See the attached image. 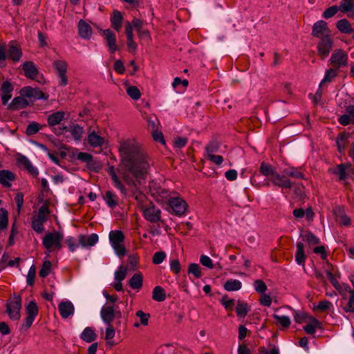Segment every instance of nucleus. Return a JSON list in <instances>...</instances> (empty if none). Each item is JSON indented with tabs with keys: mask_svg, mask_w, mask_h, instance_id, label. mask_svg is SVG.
Returning a JSON list of instances; mask_svg holds the SVG:
<instances>
[{
	"mask_svg": "<svg viewBox=\"0 0 354 354\" xmlns=\"http://www.w3.org/2000/svg\"><path fill=\"white\" fill-rule=\"evenodd\" d=\"M122 158L120 163V174L123 180L131 187V195L140 205L145 206L147 196L138 189L141 180L145 179L150 167L148 156L137 143L126 140L121 143Z\"/></svg>",
	"mask_w": 354,
	"mask_h": 354,
	"instance_id": "1",
	"label": "nucleus"
},
{
	"mask_svg": "<svg viewBox=\"0 0 354 354\" xmlns=\"http://www.w3.org/2000/svg\"><path fill=\"white\" fill-rule=\"evenodd\" d=\"M64 236L59 231L48 232L42 238V244L48 252L59 250L62 248V241Z\"/></svg>",
	"mask_w": 354,
	"mask_h": 354,
	"instance_id": "2",
	"label": "nucleus"
},
{
	"mask_svg": "<svg viewBox=\"0 0 354 354\" xmlns=\"http://www.w3.org/2000/svg\"><path fill=\"white\" fill-rule=\"evenodd\" d=\"M109 241L112 248H113L115 254L119 257H123L127 250L123 242L124 240V236L123 233L120 230H112L109 232Z\"/></svg>",
	"mask_w": 354,
	"mask_h": 354,
	"instance_id": "3",
	"label": "nucleus"
},
{
	"mask_svg": "<svg viewBox=\"0 0 354 354\" xmlns=\"http://www.w3.org/2000/svg\"><path fill=\"white\" fill-rule=\"evenodd\" d=\"M21 297L20 295H14L6 304V312L9 317L14 321L19 320L21 317Z\"/></svg>",
	"mask_w": 354,
	"mask_h": 354,
	"instance_id": "4",
	"label": "nucleus"
},
{
	"mask_svg": "<svg viewBox=\"0 0 354 354\" xmlns=\"http://www.w3.org/2000/svg\"><path fill=\"white\" fill-rule=\"evenodd\" d=\"M53 66L56 71L59 77V86H66L68 83V77L66 76V72L68 68V64L66 63V62L62 59L55 60L53 63Z\"/></svg>",
	"mask_w": 354,
	"mask_h": 354,
	"instance_id": "5",
	"label": "nucleus"
},
{
	"mask_svg": "<svg viewBox=\"0 0 354 354\" xmlns=\"http://www.w3.org/2000/svg\"><path fill=\"white\" fill-rule=\"evenodd\" d=\"M348 55L342 49H335L331 55L330 62L334 69L347 66Z\"/></svg>",
	"mask_w": 354,
	"mask_h": 354,
	"instance_id": "6",
	"label": "nucleus"
},
{
	"mask_svg": "<svg viewBox=\"0 0 354 354\" xmlns=\"http://www.w3.org/2000/svg\"><path fill=\"white\" fill-rule=\"evenodd\" d=\"M333 41L330 35H324L317 44V53L322 59L327 57L332 50Z\"/></svg>",
	"mask_w": 354,
	"mask_h": 354,
	"instance_id": "7",
	"label": "nucleus"
},
{
	"mask_svg": "<svg viewBox=\"0 0 354 354\" xmlns=\"http://www.w3.org/2000/svg\"><path fill=\"white\" fill-rule=\"evenodd\" d=\"M141 209L145 219L148 221H162L160 220V209L156 207L152 203L146 204Z\"/></svg>",
	"mask_w": 354,
	"mask_h": 354,
	"instance_id": "8",
	"label": "nucleus"
},
{
	"mask_svg": "<svg viewBox=\"0 0 354 354\" xmlns=\"http://www.w3.org/2000/svg\"><path fill=\"white\" fill-rule=\"evenodd\" d=\"M169 205L173 213L176 216H181L185 214L187 207L186 202L179 197L169 198Z\"/></svg>",
	"mask_w": 354,
	"mask_h": 354,
	"instance_id": "9",
	"label": "nucleus"
},
{
	"mask_svg": "<svg viewBox=\"0 0 354 354\" xmlns=\"http://www.w3.org/2000/svg\"><path fill=\"white\" fill-rule=\"evenodd\" d=\"M20 95L23 97L33 98L34 100H47L48 95L39 88L26 86L20 90Z\"/></svg>",
	"mask_w": 354,
	"mask_h": 354,
	"instance_id": "10",
	"label": "nucleus"
},
{
	"mask_svg": "<svg viewBox=\"0 0 354 354\" xmlns=\"http://www.w3.org/2000/svg\"><path fill=\"white\" fill-rule=\"evenodd\" d=\"M330 30L325 21L319 20L313 24L312 28V35L313 37L321 39L324 35H330Z\"/></svg>",
	"mask_w": 354,
	"mask_h": 354,
	"instance_id": "11",
	"label": "nucleus"
},
{
	"mask_svg": "<svg viewBox=\"0 0 354 354\" xmlns=\"http://www.w3.org/2000/svg\"><path fill=\"white\" fill-rule=\"evenodd\" d=\"M27 317L25 320L26 328H30L32 324L35 317L38 315V306L35 301H30L26 306Z\"/></svg>",
	"mask_w": 354,
	"mask_h": 354,
	"instance_id": "12",
	"label": "nucleus"
},
{
	"mask_svg": "<svg viewBox=\"0 0 354 354\" xmlns=\"http://www.w3.org/2000/svg\"><path fill=\"white\" fill-rule=\"evenodd\" d=\"M64 130H65L66 131H70L74 140L77 141L81 140L82 134L84 133L83 127L77 124L71 125L70 127V130L68 129V127L66 126H63L62 127H59L58 129H55L54 132L56 134L60 135L62 133V131Z\"/></svg>",
	"mask_w": 354,
	"mask_h": 354,
	"instance_id": "13",
	"label": "nucleus"
},
{
	"mask_svg": "<svg viewBox=\"0 0 354 354\" xmlns=\"http://www.w3.org/2000/svg\"><path fill=\"white\" fill-rule=\"evenodd\" d=\"M287 177L288 176L283 173L282 175L277 173L274 177L270 178V181L274 185L278 186L279 187L291 189L294 186V183L290 180Z\"/></svg>",
	"mask_w": 354,
	"mask_h": 354,
	"instance_id": "14",
	"label": "nucleus"
},
{
	"mask_svg": "<svg viewBox=\"0 0 354 354\" xmlns=\"http://www.w3.org/2000/svg\"><path fill=\"white\" fill-rule=\"evenodd\" d=\"M149 189L151 194L157 197L158 201H163L164 200L171 198L169 191L165 188L153 184L149 185Z\"/></svg>",
	"mask_w": 354,
	"mask_h": 354,
	"instance_id": "15",
	"label": "nucleus"
},
{
	"mask_svg": "<svg viewBox=\"0 0 354 354\" xmlns=\"http://www.w3.org/2000/svg\"><path fill=\"white\" fill-rule=\"evenodd\" d=\"M338 122L343 126L354 124V104L346 107L345 113L338 118Z\"/></svg>",
	"mask_w": 354,
	"mask_h": 354,
	"instance_id": "16",
	"label": "nucleus"
},
{
	"mask_svg": "<svg viewBox=\"0 0 354 354\" xmlns=\"http://www.w3.org/2000/svg\"><path fill=\"white\" fill-rule=\"evenodd\" d=\"M79 244L83 248H88L95 245L98 241L97 234H91L88 236L80 234L78 236Z\"/></svg>",
	"mask_w": 354,
	"mask_h": 354,
	"instance_id": "17",
	"label": "nucleus"
},
{
	"mask_svg": "<svg viewBox=\"0 0 354 354\" xmlns=\"http://www.w3.org/2000/svg\"><path fill=\"white\" fill-rule=\"evenodd\" d=\"M22 69L26 77L35 80L39 74V71L35 64L30 61L25 62L22 65Z\"/></svg>",
	"mask_w": 354,
	"mask_h": 354,
	"instance_id": "18",
	"label": "nucleus"
},
{
	"mask_svg": "<svg viewBox=\"0 0 354 354\" xmlns=\"http://www.w3.org/2000/svg\"><path fill=\"white\" fill-rule=\"evenodd\" d=\"M18 163L23 166V167L33 177H37L39 174L37 169L34 167L28 158L25 156H20L18 158Z\"/></svg>",
	"mask_w": 354,
	"mask_h": 354,
	"instance_id": "19",
	"label": "nucleus"
},
{
	"mask_svg": "<svg viewBox=\"0 0 354 354\" xmlns=\"http://www.w3.org/2000/svg\"><path fill=\"white\" fill-rule=\"evenodd\" d=\"M58 308L61 317L64 319H66L73 315L75 311L73 304L69 301L61 302L59 304Z\"/></svg>",
	"mask_w": 354,
	"mask_h": 354,
	"instance_id": "20",
	"label": "nucleus"
},
{
	"mask_svg": "<svg viewBox=\"0 0 354 354\" xmlns=\"http://www.w3.org/2000/svg\"><path fill=\"white\" fill-rule=\"evenodd\" d=\"M292 214L296 218H305L307 221L313 220L315 216V213L311 207H308L306 209L304 208L295 209L293 210Z\"/></svg>",
	"mask_w": 354,
	"mask_h": 354,
	"instance_id": "21",
	"label": "nucleus"
},
{
	"mask_svg": "<svg viewBox=\"0 0 354 354\" xmlns=\"http://www.w3.org/2000/svg\"><path fill=\"white\" fill-rule=\"evenodd\" d=\"M110 21L111 27L117 32H119L122 28L123 21V16L122 12L117 10H113L111 16Z\"/></svg>",
	"mask_w": 354,
	"mask_h": 354,
	"instance_id": "22",
	"label": "nucleus"
},
{
	"mask_svg": "<svg viewBox=\"0 0 354 354\" xmlns=\"http://www.w3.org/2000/svg\"><path fill=\"white\" fill-rule=\"evenodd\" d=\"M300 238L302 240L301 242L307 243L309 248L315 245H318L320 242L319 239L309 231L301 232L300 234Z\"/></svg>",
	"mask_w": 354,
	"mask_h": 354,
	"instance_id": "23",
	"label": "nucleus"
},
{
	"mask_svg": "<svg viewBox=\"0 0 354 354\" xmlns=\"http://www.w3.org/2000/svg\"><path fill=\"white\" fill-rule=\"evenodd\" d=\"M100 315L103 322L106 324H111L115 318L113 306H108L103 307L100 311Z\"/></svg>",
	"mask_w": 354,
	"mask_h": 354,
	"instance_id": "24",
	"label": "nucleus"
},
{
	"mask_svg": "<svg viewBox=\"0 0 354 354\" xmlns=\"http://www.w3.org/2000/svg\"><path fill=\"white\" fill-rule=\"evenodd\" d=\"M297 251L295 253V261L298 265L305 267L306 255L304 252V245L301 241H299L296 245Z\"/></svg>",
	"mask_w": 354,
	"mask_h": 354,
	"instance_id": "25",
	"label": "nucleus"
},
{
	"mask_svg": "<svg viewBox=\"0 0 354 354\" xmlns=\"http://www.w3.org/2000/svg\"><path fill=\"white\" fill-rule=\"evenodd\" d=\"M104 35L106 39L107 46L111 53H113L117 50L116 37L115 34L110 29H106L104 31Z\"/></svg>",
	"mask_w": 354,
	"mask_h": 354,
	"instance_id": "26",
	"label": "nucleus"
},
{
	"mask_svg": "<svg viewBox=\"0 0 354 354\" xmlns=\"http://www.w3.org/2000/svg\"><path fill=\"white\" fill-rule=\"evenodd\" d=\"M50 212L48 203H43V205L39 208L37 220H35L34 221H46L47 220H51Z\"/></svg>",
	"mask_w": 354,
	"mask_h": 354,
	"instance_id": "27",
	"label": "nucleus"
},
{
	"mask_svg": "<svg viewBox=\"0 0 354 354\" xmlns=\"http://www.w3.org/2000/svg\"><path fill=\"white\" fill-rule=\"evenodd\" d=\"M24 97L22 95L15 97L8 105V109L10 110H19L28 106L29 103Z\"/></svg>",
	"mask_w": 354,
	"mask_h": 354,
	"instance_id": "28",
	"label": "nucleus"
},
{
	"mask_svg": "<svg viewBox=\"0 0 354 354\" xmlns=\"http://www.w3.org/2000/svg\"><path fill=\"white\" fill-rule=\"evenodd\" d=\"M22 55L21 48L17 45L11 44L7 50V58L13 62H18Z\"/></svg>",
	"mask_w": 354,
	"mask_h": 354,
	"instance_id": "29",
	"label": "nucleus"
},
{
	"mask_svg": "<svg viewBox=\"0 0 354 354\" xmlns=\"http://www.w3.org/2000/svg\"><path fill=\"white\" fill-rule=\"evenodd\" d=\"M78 31L80 36L84 39H88L92 34L91 26L82 19L79 21Z\"/></svg>",
	"mask_w": 354,
	"mask_h": 354,
	"instance_id": "30",
	"label": "nucleus"
},
{
	"mask_svg": "<svg viewBox=\"0 0 354 354\" xmlns=\"http://www.w3.org/2000/svg\"><path fill=\"white\" fill-rule=\"evenodd\" d=\"M106 204L111 208H114L118 205V197L111 191H106L102 195Z\"/></svg>",
	"mask_w": 354,
	"mask_h": 354,
	"instance_id": "31",
	"label": "nucleus"
},
{
	"mask_svg": "<svg viewBox=\"0 0 354 354\" xmlns=\"http://www.w3.org/2000/svg\"><path fill=\"white\" fill-rule=\"evenodd\" d=\"M65 116V112L62 111H56L48 116L47 122L50 127H54L64 120Z\"/></svg>",
	"mask_w": 354,
	"mask_h": 354,
	"instance_id": "32",
	"label": "nucleus"
},
{
	"mask_svg": "<svg viewBox=\"0 0 354 354\" xmlns=\"http://www.w3.org/2000/svg\"><path fill=\"white\" fill-rule=\"evenodd\" d=\"M104 142V139L97 135L95 131L89 133L88 136V143L93 147H101Z\"/></svg>",
	"mask_w": 354,
	"mask_h": 354,
	"instance_id": "33",
	"label": "nucleus"
},
{
	"mask_svg": "<svg viewBox=\"0 0 354 354\" xmlns=\"http://www.w3.org/2000/svg\"><path fill=\"white\" fill-rule=\"evenodd\" d=\"M15 178V174L9 170L0 171V183L4 186H10V181H13Z\"/></svg>",
	"mask_w": 354,
	"mask_h": 354,
	"instance_id": "34",
	"label": "nucleus"
},
{
	"mask_svg": "<svg viewBox=\"0 0 354 354\" xmlns=\"http://www.w3.org/2000/svg\"><path fill=\"white\" fill-rule=\"evenodd\" d=\"M259 172L261 175L268 177L269 178L274 177V176H275L277 173L275 169L271 165L265 162H263L261 164Z\"/></svg>",
	"mask_w": 354,
	"mask_h": 354,
	"instance_id": "35",
	"label": "nucleus"
},
{
	"mask_svg": "<svg viewBox=\"0 0 354 354\" xmlns=\"http://www.w3.org/2000/svg\"><path fill=\"white\" fill-rule=\"evenodd\" d=\"M336 27L342 33L350 34L354 32L350 22L346 19L339 20L336 24Z\"/></svg>",
	"mask_w": 354,
	"mask_h": 354,
	"instance_id": "36",
	"label": "nucleus"
},
{
	"mask_svg": "<svg viewBox=\"0 0 354 354\" xmlns=\"http://www.w3.org/2000/svg\"><path fill=\"white\" fill-rule=\"evenodd\" d=\"M282 173L288 176V177H292L295 179H304L305 178L304 173L296 167L286 168L283 170Z\"/></svg>",
	"mask_w": 354,
	"mask_h": 354,
	"instance_id": "37",
	"label": "nucleus"
},
{
	"mask_svg": "<svg viewBox=\"0 0 354 354\" xmlns=\"http://www.w3.org/2000/svg\"><path fill=\"white\" fill-rule=\"evenodd\" d=\"M143 277L140 272L136 273L130 279L129 284L130 287L135 290H140L142 286Z\"/></svg>",
	"mask_w": 354,
	"mask_h": 354,
	"instance_id": "38",
	"label": "nucleus"
},
{
	"mask_svg": "<svg viewBox=\"0 0 354 354\" xmlns=\"http://www.w3.org/2000/svg\"><path fill=\"white\" fill-rule=\"evenodd\" d=\"M81 338L86 342L90 343L95 341L97 335L91 327H86L81 334Z\"/></svg>",
	"mask_w": 354,
	"mask_h": 354,
	"instance_id": "39",
	"label": "nucleus"
},
{
	"mask_svg": "<svg viewBox=\"0 0 354 354\" xmlns=\"http://www.w3.org/2000/svg\"><path fill=\"white\" fill-rule=\"evenodd\" d=\"M15 202L16 203V209L13 212V217L15 221H17V217L20 214L21 209L24 204V194L21 192H18L15 196Z\"/></svg>",
	"mask_w": 354,
	"mask_h": 354,
	"instance_id": "40",
	"label": "nucleus"
},
{
	"mask_svg": "<svg viewBox=\"0 0 354 354\" xmlns=\"http://www.w3.org/2000/svg\"><path fill=\"white\" fill-rule=\"evenodd\" d=\"M339 9L342 12H353L351 17L354 18V0H342Z\"/></svg>",
	"mask_w": 354,
	"mask_h": 354,
	"instance_id": "41",
	"label": "nucleus"
},
{
	"mask_svg": "<svg viewBox=\"0 0 354 354\" xmlns=\"http://www.w3.org/2000/svg\"><path fill=\"white\" fill-rule=\"evenodd\" d=\"M45 127L46 124H41L37 122H30L26 127V133L29 136H33Z\"/></svg>",
	"mask_w": 354,
	"mask_h": 354,
	"instance_id": "42",
	"label": "nucleus"
},
{
	"mask_svg": "<svg viewBox=\"0 0 354 354\" xmlns=\"http://www.w3.org/2000/svg\"><path fill=\"white\" fill-rule=\"evenodd\" d=\"M348 138V135L344 132L338 134L336 139V145L339 153H342L345 150Z\"/></svg>",
	"mask_w": 354,
	"mask_h": 354,
	"instance_id": "43",
	"label": "nucleus"
},
{
	"mask_svg": "<svg viewBox=\"0 0 354 354\" xmlns=\"http://www.w3.org/2000/svg\"><path fill=\"white\" fill-rule=\"evenodd\" d=\"M250 311V308L247 303L244 301H241L240 300L237 302V306L236 307V315L239 317L244 318L248 312Z\"/></svg>",
	"mask_w": 354,
	"mask_h": 354,
	"instance_id": "44",
	"label": "nucleus"
},
{
	"mask_svg": "<svg viewBox=\"0 0 354 354\" xmlns=\"http://www.w3.org/2000/svg\"><path fill=\"white\" fill-rule=\"evenodd\" d=\"M152 298L154 301L162 302L166 299L165 290L161 286H156L152 292Z\"/></svg>",
	"mask_w": 354,
	"mask_h": 354,
	"instance_id": "45",
	"label": "nucleus"
},
{
	"mask_svg": "<svg viewBox=\"0 0 354 354\" xmlns=\"http://www.w3.org/2000/svg\"><path fill=\"white\" fill-rule=\"evenodd\" d=\"M223 287L227 291H236L241 288L242 283L239 280L230 279L225 283Z\"/></svg>",
	"mask_w": 354,
	"mask_h": 354,
	"instance_id": "46",
	"label": "nucleus"
},
{
	"mask_svg": "<svg viewBox=\"0 0 354 354\" xmlns=\"http://www.w3.org/2000/svg\"><path fill=\"white\" fill-rule=\"evenodd\" d=\"M77 159L87 164L88 167L90 169H93V156L86 152H80L77 154Z\"/></svg>",
	"mask_w": 354,
	"mask_h": 354,
	"instance_id": "47",
	"label": "nucleus"
},
{
	"mask_svg": "<svg viewBox=\"0 0 354 354\" xmlns=\"http://www.w3.org/2000/svg\"><path fill=\"white\" fill-rule=\"evenodd\" d=\"M321 323L317 319H313V323L308 324L304 327V330L307 334L314 335L316 332V329L320 327Z\"/></svg>",
	"mask_w": 354,
	"mask_h": 354,
	"instance_id": "48",
	"label": "nucleus"
},
{
	"mask_svg": "<svg viewBox=\"0 0 354 354\" xmlns=\"http://www.w3.org/2000/svg\"><path fill=\"white\" fill-rule=\"evenodd\" d=\"M110 175H111L112 180L113 181L114 186L117 189H120L122 193L125 194L126 189L124 187V185L122 184L120 180L118 177V176L115 174L113 167H111V169Z\"/></svg>",
	"mask_w": 354,
	"mask_h": 354,
	"instance_id": "49",
	"label": "nucleus"
},
{
	"mask_svg": "<svg viewBox=\"0 0 354 354\" xmlns=\"http://www.w3.org/2000/svg\"><path fill=\"white\" fill-rule=\"evenodd\" d=\"M336 76H337V72L335 69L330 68L326 70L325 75H324V77L322 80V82L319 84V87L323 86L326 82H330L332 81V80L334 77H335Z\"/></svg>",
	"mask_w": 354,
	"mask_h": 354,
	"instance_id": "50",
	"label": "nucleus"
},
{
	"mask_svg": "<svg viewBox=\"0 0 354 354\" xmlns=\"http://www.w3.org/2000/svg\"><path fill=\"white\" fill-rule=\"evenodd\" d=\"M272 317L283 328H287L290 326L291 322L289 317L277 314H274Z\"/></svg>",
	"mask_w": 354,
	"mask_h": 354,
	"instance_id": "51",
	"label": "nucleus"
},
{
	"mask_svg": "<svg viewBox=\"0 0 354 354\" xmlns=\"http://www.w3.org/2000/svg\"><path fill=\"white\" fill-rule=\"evenodd\" d=\"M128 268L124 266H120L114 273L115 281H122L127 274Z\"/></svg>",
	"mask_w": 354,
	"mask_h": 354,
	"instance_id": "52",
	"label": "nucleus"
},
{
	"mask_svg": "<svg viewBox=\"0 0 354 354\" xmlns=\"http://www.w3.org/2000/svg\"><path fill=\"white\" fill-rule=\"evenodd\" d=\"M219 149L220 143L216 140H212L205 147V150L207 153V156H209L210 154H214V153L218 151Z\"/></svg>",
	"mask_w": 354,
	"mask_h": 354,
	"instance_id": "53",
	"label": "nucleus"
},
{
	"mask_svg": "<svg viewBox=\"0 0 354 354\" xmlns=\"http://www.w3.org/2000/svg\"><path fill=\"white\" fill-rule=\"evenodd\" d=\"M348 288L351 295L347 305L343 308L344 310L346 313L351 312L354 309V290L351 289L349 286H348Z\"/></svg>",
	"mask_w": 354,
	"mask_h": 354,
	"instance_id": "54",
	"label": "nucleus"
},
{
	"mask_svg": "<svg viewBox=\"0 0 354 354\" xmlns=\"http://www.w3.org/2000/svg\"><path fill=\"white\" fill-rule=\"evenodd\" d=\"M52 264L50 261L44 262L41 269L39 271V276L41 277H46L48 276L51 270Z\"/></svg>",
	"mask_w": 354,
	"mask_h": 354,
	"instance_id": "55",
	"label": "nucleus"
},
{
	"mask_svg": "<svg viewBox=\"0 0 354 354\" xmlns=\"http://www.w3.org/2000/svg\"><path fill=\"white\" fill-rule=\"evenodd\" d=\"M187 138L178 136L174 139V147L176 149H181L187 145Z\"/></svg>",
	"mask_w": 354,
	"mask_h": 354,
	"instance_id": "56",
	"label": "nucleus"
},
{
	"mask_svg": "<svg viewBox=\"0 0 354 354\" xmlns=\"http://www.w3.org/2000/svg\"><path fill=\"white\" fill-rule=\"evenodd\" d=\"M188 272L194 274L196 278H200L202 276L201 267L197 263H191Z\"/></svg>",
	"mask_w": 354,
	"mask_h": 354,
	"instance_id": "57",
	"label": "nucleus"
},
{
	"mask_svg": "<svg viewBox=\"0 0 354 354\" xmlns=\"http://www.w3.org/2000/svg\"><path fill=\"white\" fill-rule=\"evenodd\" d=\"M127 94L133 99V100H138L140 97V92L139 89L135 86H131L127 89Z\"/></svg>",
	"mask_w": 354,
	"mask_h": 354,
	"instance_id": "58",
	"label": "nucleus"
},
{
	"mask_svg": "<svg viewBox=\"0 0 354 354\" xmlns=\"http://www.w3.org/2000/svg\"><path fill=\"white\" fill-rule=\"evenodd\" d=\"M255 290L261 294L265 293L267 290V286L265 282L261 279L256 280L254 283Z\"/></svg>",
	"mask_w": 354,
	"mask_h": 354,
	"instance_id": "59",
	"label": "nucleus"
},
{
	"mask_svg": "<svg viewBox=\"0 0 354 354\" xmlns=\"http://www.w3.org/2000/svg\"><path fill=\"white\" fill-rule=\"evenodd\" d=\"M339 10V7L337 6H330L325 10L322 14V17L325 19L330 18L333 17Z\"/></svg>",
	"mask_w": 354,
	"mask_h": 354,
	"instance_id": "60",
	"label": "nucleus"
},
{
	"mask_svg": "<svg viewBox=\"0 0 354 354\" xmlns=\"http://www.w3.org/2000/svg\"><path fill=\"white\" fill-rule=\"evenodd\" d=\"M136 315L140 318V322L142 325H148L149 319L150 317V315L149 313H145L142 310H140L136 312Z\"/></svg>",
	"mask_w": 354,
	"mask_h": 354,
	"instance_id": "61",
	"label": "nucleus"
},
{
	"mask_svg": "<svg viewBox=\"0 0 354 354\" xmlns=\"http://www.w3.org/2000/svg\"><path fill=\"white\" fill-rule=\"evenodd\" d=\"M35 273H36V269H35V267L32 265L30 268L28 274H27L26 281H27V284L28 286H33L34 282H35Z\"/></svg>",
	"mask_w": 354,
	"mask_h": 354,
	"instance_id": "62",
	"label": "nucleus"
},
{
	"mask_svg": "<svg viewBox=\"0 0 354 354\" xmlns=\"http://www.w3.org/2000/svg\"><path fill=\"white\" fill-rule=\"evenodd\" d=\"M166 258V254L165 252L160 251L157 252L153 254L152 261L154 264L161 263Z\"/></svg>",
	"mask_w": 354,
	"mask_h": 354,
	"instance_id": "63",
	"label": "nucleus"
},
{
	"mask_svg": "<svg viewBox=\"0 0 354 354\" xmlns=\"http://www.w3.org/2000/svg\"><path fill=\"white\" fill-rule=\"evenodd\" d=\"M333 304L328 300H323L319 302L317 306L315 308L321 311H326L332 307Z\"/></svg>",
	"mask_w": 354,
	"mask_h": 354,
	"instance_id": "64",
	"label": "nucleus"
}]
</instances>
